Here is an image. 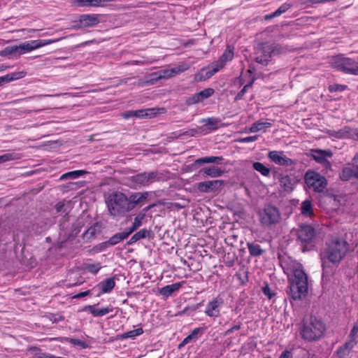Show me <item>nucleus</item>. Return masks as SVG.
Instances as JSON below:
<instances>
[{"instance_id": "f3484780", "label": "nucleus", "mask_w": 358, "mask_h": 358, "mask_svg": "<svg viewBox=\"0 0 358 358\" xmlns=\"http://www.w3.org/2000/svg\"><path fill=\"white\" fill-rule=\"evenodd\" d=\"M357 131V129H353L348 126H345L338 130H329L328 133L331 136L337 138H350L354 136L356 137Z\"/></svg>"}, {"instance_id": "b1692460", "label": "nucleus", "mask_w": 358, "mask_h": 358, "mask_svg": "<svg viewBox=\"0 0 358 358\" xmlns=\"http://www.w3.org/2000/svg\"><path fill=\"white\" fill-rule=\"evenodd\" d=\"M182 282H180L166 285L159 289V294L168 298L171 296L173 292L178 291L182 287Z\"/></svg>"}, {"instance_id": "4d7b16f0", "label": "nucleus", "mask_w": 358, "mask_h": 358, "mask_svg": "<svg viewBox=\"0 0 358 358\" xmlns=\"http://www.w3.org/2000/svg\"><path fill=\"white\" fill-rule=\"evenodd\" d=\"M345 85H330L329 87V90L330 92H337V91H343L345 89Z\"/></svg>"}, {"instance_id": "ea45409f", "label": "nucleus", "mask_w": 358, "mask_h": 358, "mask_svg": "<svg viewBox=\"0 0 358 358\" xmlns=\"http://www.w3.org/2000/svg\"><path fill=\"white\" fill-rule=\"evenodd\" d=\"M175 73H176V71L174 69L163 70L155 73L157 76L155 79L159 80L169 78L173 76Z\"/></svg>"}, {"instance_id": "864d4df0", "label": "nucleus", "mask_w": 358, "mask_h": 358, "mask_svg": "<svg viewBox=\"0 0 358 358\" xmlns=\"http://www.w3.org/2000/svg\"><path fill=\"white\" fill-rule=\"evenodd\" d=\"M87 270L93 274H96L99 272V271L101 269V266L99 264H88L86 267Z\"/></svg>"}, {"instance_id": "680f3d73", "label": "nucleus", "mask_w": 358, "mask_h": 358, "mask_svg": "<svg viewBox=\"0 0 358 358\" xmlns=\"http://www.w3.org/2000/svg\"><path fill=\"white\" fill-rule=\"evenodd\" d=\"M65 206V203L64 201H59L55 205V209L57 213H65V210H64Z\"/></svg>"}, {"instance_id": "f03ea898", "label": "nucleus", "mask_w": 358, "mask_h": 358, "mask_svg": "<svg viewBox=\"0 0 358 358\" xmlns=\"http://www.w3.org/2000/svg\"><path fill=\"white\" fill-rule=\"evenodd\" d=\"M106 203L109 214L113 217L124 216L130 212L128 197L124 193L113 192L108 196Z\"/></svg>"}, {"instance_id": "9b49d317", "label": "nucleus", "mask_w": 358, "mask_h": 358, "mask_svg": "<svg viewBox=\"0 0 358 358\" xmlns=\"http://www.w3.org/2000/svg\"><path fill=\"white\" fill-rule=\"evenodd\" d=\"M315 235V229L310 224L301 225L297 230V240L302 244L311 243Z\"/></svg>"}, {"instance_id": "412c9836", "label": "nucleus", "mask_w": 358, "mask_h": 358, "mask_svg": "<svg viewBox=\"0 0 358 358\" xmlns=\"http://www.w3.org/2000/svg\"><path fill=\"white\" fill-rule=\"evenodd\" d=\"M223 159H224L222 156H210V157H201L194 161V164H192V166L197 168L203 164H210V163L220 164L222 163V162L223 161Z\"/></svg>"}, {"instance_id": "c756f323", "label": "nucleus", "mask_w": 358, "mask_h": 358, "mask_svg": "<svg viewBox=\"0 0 358 358\" xmlns=\"http://www.w3.org/2000/svg\"><path fill=\"white\" fill-rule=\"evenodd\" d=\"M145 217V214L143 213H139L135 217L132 225L125 230L126 233H128L129 236L142 225Z\"/></svg>"}, {"instance_id": "a211bd4d", "label": "nucleus", "mask_w": 358, "mask_h": 358, "mask_svg": "<svg viewBox=\"0 0 358 358\" xmlns=\"http://www.w3.org/2000/svg\"><path fill=\"white\" fill-rule=\"evenodd\" d=\"M99 14H83L80 15V22L83 25V28L93 27L100 23Z\"/></svg>"}, {"instance_id": "58836bf2", "label": "nucleus", "mask_w": 358, "mask_h": 358, "mask_svg": "<svg viewBox=\"0 0 358 358\" xmlns=\"http://www.w3.org/2000/svg\"><path fill=\"white\" fill-rule=\"evenodd\" d=\"M301 212L303 215L310 216L313 215L312 203L310 200H305L302 202Z\"/></svg>"}, {"instance_id": "7c9ffc66", "label": "nucleus", "mask_w": 358, "mask_h": 358, "mask_svg": "<svg viewBox=\"0 0 358 358\" xmlns=\"http://www.w3.org/2000/svg\"><path fill=\"white\" fill-rule=\"evenodd\" d=\"M128 237V233H126V231H124L122 232L115 234L108 240V242L110 246H114L117 243H120L121 241L127 239Z\"/></svg>"}, {"instance_id": "aec40b11", "label": "nucleus", "mask_w": 358, "mask_h": 358, "mask_svg": "<svg viewBox=\"0 0 358 358\" xmlns=\"http://www.w3.org/2000/svg\"><path fill=\"white\" fill-rule=\"evenodd\" d=\"M224 171L222 170L220 168L215 166H210L208 167H204L199 171V173L203 176V177H211V178H217L222 176Z\"/></svg>"}, {"instance_id": "69168bd1", "label": "nucleus", "mask_w": 358, "mask_h": 358, "mask_svg": "<svg viewBox=\"0 0 358 358\" xmlns=\"http://www.w3.org/2000/svg\"><path fill=\"white\" fill-rule=\"evenodd\" d=\"M279 358H293V354L292 351L285 350L280 354Z\"/></svg>"}, {"instance_id": "4be33fe9", "label": "nucleus", "mask_w": 358, "mask_h": 358, "mask_svg": "<svg viewBox=\"0 0 358 358\" xmlns=\"http://www.w3.org/2000/svg\"><path fill=\"white\" fill-rule=\"evenodd\" d=\"M84 310L89 311L94 317H101L113 310L112 306H108L102 308H96L95 306H86L84 308Z\"/></svg>"}, {"instance_id": "2eb2a0df", "label": "nucleus", "mask_w": 358, "mask_h": 358, "mask_svg": "<svg viewBox=\"0 0 358 358\" xmlns=\"http://www.w3.org/2000/svg\"><path fill=\"white\" fill-rule=\"evenodd\" d=\"M149 192H135L128 197L129 210L131 211L137 206H141L143 202L148 198Z\"/></svg>"}, {"instance_id": "72a5a7b5", "label": "nucleus", "mask_w": 358, "mask_h": 358, "mask_svg": "<svg viewBox=\"0 0 358 358\" xmlns=\"http://www.w3.org/2000/svg\"><path fill=\"white\" fill-rule=\"evenodd\" d=\"M353 348L354 344H352V342H346L337 350L338 358H345L348 355L350 350Z\"/></svg>"}, {"instance_id": "473e14b6", "label": "nucleus", "mask_w": 358, "mask_h": 358, "mask_svg": "<svg viewBox=\"0 0 358 358\" xmlns=\"http://www.w3.org/2000/svg\"><path fill=\"white\" fill-rule=\"evenodd\" d=\"M280 185L285 192H291L293 189L292 179L289 176H282L280 178Z\"/></svg>"}, {"instance_id": "7ed1b4c3", "label": "nucleus", "mask_w": 358, "mask_h": 358, "mask_svg": "<svg viewBox=\"0 0 358 358\" xmlns=\"http://www.w3.org/2000/svg\"><path fill=\"white\" fill-rule=\"evenodd\" d=\"M289 296L294 300H299L308 292V276L303 269L296 268L289 282Z\"/></svg>"}, {"instance_id": "4468645a", "label": "nucleus", "mask_w": 358, "mask_h": 358, "mask_svg": "<svg viewBox=\"0 0 358 358\" xmlns=\"http://www.w3.org/2000/svg\"><path fill=\"white\" fill-rule=\"evenodd\" d=\"M332 152L329 150H313L312 157L318 163L323 164L326 169L331 168V163L328 161V158L331 157Z\"/></svg>"}, {"instance_id": "6ab92c4d", "label": "nucleus", "mask_w": 358, "mask_h": 358, "mask_svg": "<svg viewBox=\"0 0 358 358\" xmlns=\"http://www.w3.org/2000/svg\"><path fill=\"white\" fill-rule=\"evenodd\" d=\"M234 57V48L231 46H227V49L224 51L222 55L220 57L219 59L215 63V64L220 68L222 69L226 64L231 61Z\"/></svg>"}, {"instance_id": "052dcab7", "label": "nucleus", "mask_w": 358, "mask_h": 358, "mask_svg": "<svg viewBox=\"0 0 358 358\" xmlns=\"http://www.w3.org/2000/svg\"><path fill=\"white\" fill-rule=\"evenodd\" d=\"M353 166L355 170V178L358 179V153L353 158Z\"/></svg>"}, {"instance_id": "20e7f679", "label": "nucleus", "mask_w": 358, "mask_h": 358, "mask_svg": "<svg viewBox=\"0 0 358 358\" xmlns=\"http://www.w3.org/2000/svg\"><path fill=\"white\" fill-rule=\"evenodd\" d=\"M348 250V243L343 238L332 240L327 245L324 257L329 262L339 263Z\"/></svg>"}, {"instance_id": "dca6fc26", "label": "nucleus", "mask_w": 358, "mask_h": 358, "mask_svg": "<svg viewBox=\"0 0 358 358\" xmlns=\"http://www.w3.org/2000/svg\"><path fill=\"white\" fill-rule=\"evenodd\" d=\"M273 50L271 46L267 45L260 48L257 52L255 60L256 62L266 66L272 57Z\"/></svg>"}, {"instance_id": "0e129e2a", "label": "nucleus", "mask_w": 358, "mask_h": 358, "mask_svg": "<svg viewBox=\"0 0 358 358\" xmlns=\"http://www.w3.org/2000/svg\"><path fill=\"white\" fill-rule=\"evenodd\" d=\"M241 326V323L238 322L237 324L234 325L231 328H230L228 330H227L226 332H225V335L226 336L227 335H229V334H232L234 331L240 329Z\"/></svg>"}, {"instance_id": "c85d7f7f", "label": "nucleus", "mask_w": 358, "mask_h": 358, "mask_svg": "<svg viewBox=\"0 0 358 358\" xmlns=\"http://www.w3.org/2000/svg\"><path fill=\"white\" fill-rule=\"evenodd\" d=\"M247 246L250 255L252 257H259L265 252V250L255 242H248Z\"/></svg>"}, {"instance_id": "5701e85b", "label": "nucleus", "mask_w": 358, "mask_h": 358, "mask_svg": "<svg viewBox=\"0 0 358 358\" xmlns=\"http://www.w3.org/2000/svg\"><path fill=\"white\" fill-rule=\"evenodd\" d=\"M220 69L217 67L215 64H213L211 69L207 70L203 69L201 71L197 73L195 76V80L196 81H202L206 80L211 78L215 73L219 71Z\"/></svg>"}, {"instance_id": "0eeeda50", "label": "nucleus", "mask_w": 358, "mask_h": 358, "mask_svg": "<svg viewBox=\"0 0 358 358\" xmlns=\"http://www.w3.org/2000/svg\"><path fill=\"white\" fill-rule=\"evenodd\" d=\"M259 218L261 224L267 227H271L278 224L281 219L280 210L274 206L266 205L259 211Z\"/></svg>"}, {"instance_id": "1a4fd4ad", "label": "nucleus", "mask_w": 358, "mask_h": 358, "mask_svg": "<svg viewBox=\"0 0 358 358\" xmlns=\"http://www.w3.org/2000/svg\"><path fill=\"white\" fill-rule=\"evenodd\" d=\"M304 180L308 187L316 192H322L327 185L325 177L314 171H308Z\"/></svg>"}, {"instance_id": "e433bc0d", "label": "nucleus", "mask_w": 358, "mask_h": 358, "mask_svg": "<svg viewBox=\"0 0 358 358\" xmlns=\"http://www.w3.org/2000/svg\"><path fill=\"white\" fill-rule=\"evenodd\" d=\"M87 172L84 170H77L67 172L60 177L61 180H69V179H76L78 178L80 176L86 174Z\"/></svg>"}, {"instance_id": "a878e982", "label": "nucleus", "mask_w": 358, "mask_h": 358, "mask_svg": "<svg viewBox=\"0 0 358 358\" xmlns=\"http://www.w3.org/2000/svg\"><path fill=\"white\" fill-rule=\"evenodd\" d=\"M292 7V4L289 3H284L282 4L275 12L266 15L264 18L265 20H270L274 17H278L285 13Z\"/></svg>"}, {"instance_id": "603ef678", "label": "nucleus", "mask_w": 358, "mask_h": 358, "mask_svg": "<svg viewBox=\"0 0 358 358\" xmlns=\"http://www.w3.org/2000/svg\"><path fill=\"white\" fill-rule=\"evenodd\" d=\"M200 103L198 99L196 94H194L189 97H187L185 100V103L187 106L194 105L196 103Z\"/></svg>"}, {"instance_id": "4c0bfd02", "label": "nucleus", "mask_w": 358, "mask_h": 358, "mask_svg": "<svg viewBox=\"0 0 358 358\" xmlns=\"http://www.w3.org/2000/svg\"><path fill=\"white\" fill-rule=\"evenodd\" d=\"M253 169L260 173L263 176L268 177L270 175L271 170L269 168L266 167L264 164L255 162L252 163Z\"/></svg>"}, {"instance_id": "f704fd0d", "label": "nucleus", "mask_w": 358, "mask_h": 358, "mask_svg": "<svg viewBox=\"0 0 358 358\" xmlns=\"http://www.w3.org/2000/svg\"><path fill=\"white\" fill-rule=\"evenodd\" d=\"M271 123L268 122H256L252 124L249 129V131L252 133L257 132L262 130L265 131V129L271 127Z\"/></svg>"}, {"instance_id": "bb28decb", "label": "nucleus", "mask_w": 358, "mask_h": 358, "mask_svg": "<svg viewBox=\"0 0 358 358\" xmlns=\"http://www.w3.org/2000/svg\"><path fill=\"white\" fill-rule=\"evenodd\" d=\"M98 286L101 288V294L109 293L115 287V282L113 278H110L100 282Z\"/></svg>"}, {"instance_id": "37998d69", "label": "nucleus", "mask_w": 358, "mask_h": 358, "mask_svg": "<svg viewBox=\"0 0 358 358\" xmlns=\"http://www.w3.org/2000/svg\"><path fill=\"white\" fill-rule=\"evenodd\" d=\"M99 227L98 224L96 223L87 229V230L84 233L83 236L86 237L88 239L92 238L99 232Z\"/></svg>"}, {"instance_id": "338daca9", "label": "nucleus", "mask_w": 358, "mask_h": 358, "mask_svg": "<svg viewBox=\"0 0 358 358\" xmlns=\"http://www.w3.org/2000/svg\"><path fill=\"white\" fill-rule=\"evenodd\" d=\"M76 2L80 6H90V0H76Z\"/></svg>"}, {"instance_id": "6e6d98bb", "label": "nucleus", "mask_w": 358, "mask_h": 358, "mask_svg": "<svg viewBox=\"0 0 358 358\" xmlns=\"http://www.w3.org/2000/svg\"><path fill=\"white\" fill-rule=\"evenodd\" d=\"M258 137L259 136L257 135L252 136H247L245 138H241L238 139L237 141L239 143H247L255 141L256 140L258 139Z\"/></svg>"}, {"instance_id": "c03bdc74", "label": "nucleus", "mask_w": 358, "mask_h": 358, "mask_svg": "<svg viewBox=\"0 0 358 358\" xmlns=\"http://www.w3.org/2000/svg\"><path fill=\"white\" fill-rule=\"evenodd\" d=\"M143 333V329L138 328V329H134V330H131V331L124 333L122 336V337L123 338H134L136 337L137 336L142 334Z\"/></svg>"}, {"instance_id": "de8ad7c7", "label": "nucleus", "mask_w": 358, "mask_h": 358, "mask_svg": "<svg viewBox=\"0 0 358 358\" xmlns=\"http://www.w3.org/2000/svg\"><path fill=\"white\" fill-rule=\"evenodd\" d=\"M254 83V80H252L249 83L246 84L243 88L236 94L235 96V101H238L242 99L243 96H244L245 93L247 92V90L250 88Z\"/></svg>"}, {"instance_id": "49530a36", "label": "nucleus", "mask_w": 358, "mask_h": 358, "mask_svg": "<svg viewBox=\"0 0 358 358\" xmlns=\"http://www.w3.org/2000/svg\"><path fill=\"white\" fill-rule=\"evenodd\" d=\"M152 110V109H141V110H134V115L136 117H139V118H143V117H151V115L152 114H150L149 112H151Z\"/></svg>"}, {"instance_id": "2f4dec72", "label": "nucleus", "mask_w": 358, "mask_h": 358, "mask_svg": "<svg viewBox=\"0 0 358 358\" xmlns=\"http://www.w3.org/2000/svg\"><path fill=\"white\" fill-rule=\"evenodd\" d=\"M55 340H57L59 341H66L73 345H78L82 349H86L90 347V345L85 341H81L79 339H76V338H69V337H62V338H55Z\"/></svg>"}, {"instance_id": "e2e57ef3", "label": "nucleus", "mask_w": 358, "mask_h": 358, "mask_svg": "<svg viewBox=\"0 0 358 358\" xmlns=\"http://www.w3.org/2000/svg\"><path fill=\"white\" fill-rule=\"evenodd\" d=\"M322 268H323V273H322V280L324 281V279H326L327 278V275L326 273H327V261L323 258L322 257Z\"/></svg>"}, {"instance_id": "79ce46f5", "label": "nucleus", "mask_w": 358, "mask_h": 358, "mask_svg": "<svg viewBox=\"0 0 358 358\" xmlns=\"http://www.w3.org/2000/svg\"><path fill=\"white\" fill-rule=\"evenodd\" d=\"M220 122V121L218 119L215 117H208L201 120V122L205 123V125L208 126L209 129L211 130L217 129Z\"/></svg>"}, {"instance_id": "cd10ccee", "label": "nucleus", "mask_w": 358, "mask_h": 358, "mask_svg": "<svg viewBox=\"0 0 358 358\" xmlns=\"http://www.w3.org/2000/svg\"><path fill=\"white\" fill-rule=\"evenodd\" d=\"M150 231L146 229H143L135 233L130 239L127 241V245H130L137 242L138 241L150 237Z\"/></svg>"}, {"instance_id": "3c124183", "label": "nucleus", "mask_w": 358, "mask_h": 358, "mask_svg": "<svg viewBox=\"0 0 358 358\" xmlns=\"http://www.w3.org/2000/svg\"><path fill=\"white\" fill-rule=\"evenodd\" d=\"M262 292L269 299H272L275 295V293L271 290L268 284H266L265 286L262 287Z\"/></svg>"}, {"instance_id": "ddd939ff", "label": "nucleus", "mask_w": 358, "mask_h": 358, "mask_svg": "<svg viewBox=\"0 0 358 358\" xmlns=\"http://www.w3.org/2000/svg\"><path fill=\"white\" fill-rule=\"evenodd\" d=\"M223 299L219 296L213 298L206 305L205 313L210 317H217L220 315V308L223 305Z\"/></svg>"}, {"instance_id": "a19ab883", "label": "nucleus", "mask_w": 358, "mask_h": 358, "mask_svg": "<svg viewBox=\"0 0 358 358\" xmlns=\"http://www.w3.org/2000/svg\"><path fill=\"white\" fill-rule=\"evenodd\" d=\"M215 92L213 88H206L203 90L196 93L199 102L210 97Z\"/></svg>"}, {"instance_id": "5fc2aeb1", "label": "nucleus", "mask_w": 358, "mask_h": 358, "mask_svg": "<svg viewBox=\"0 0 358 358\" xmlns=\"http://www.w3.org/2000/svg\"><path fill=\"white\" fill-rule=\"evenodd\" d=\"M203 331H204V329L203 328H201V327L195 328L189 336H191V338L194 340V341H195L198 338V335L202 334L203 333Z\"/></svg>"}, {"instance_id": "13d9d810", "label": "nucleus", "mask_w": 358, "mask_h": 358, "mask_svg": "<svg viewBox=\"0 0 358 358\" xmlns=\"http://www.w3.org/2000/svg\"><path fill=\"white\" fill-rule=\"evenodd\" d=\"M201 306V303H197L196 305H193L192 306H188L184 308L183 313H193L195 312L199 307Z\"/></svg>"}, {"instance_id": "6e6552de", "label": "nucleus", "mask_w": 358, "mask_h": 358, "mask_svg": "<svg viewBox=\"0 0 358 358\" xmlns=\"http://www.w3.org/2000/svg\"><path fill=\"white\" fill-rule=\"evenodd\" d=\"M332 66L337 70L352 75H358V62L355 60L337 55L332 59Z\"/></svg>"}, {"instance_id": "774afa93", "label": "nucleus", "mask_w": 358, "mask_h": 358, "mask_svg": "<svg viewBox=\"0 0 358 358\" xmlns=\"http://www.w3.org/2000/svg\"><path fill=\"white\" fill-rule=\"evenodd\" d=\"M123 117L125 119H129L131 117H135L134 110H129L123 114Z\"/></svg>"}, {"instance_id": "f8f14e48", "label": "nucleus", "mask_w": 358, "mask_h": 358, "mask_svg": "<svg viewBox=\"0 0 358 358\" xmlns=\"http://www.w3.org/2000/svg\"><path fill=\"white\" fill-rule=\"evenodd\" d=\"M224 185V180H206L196 184L197 189L202 193L215 192L220 191Z\"/></svg>"}, {"instance_id": "8fccbe9b", "label": "nucleus", "mask_w": 358, "mask_h": 358, "mask_svg": "<svg viewBox=\"0 0 358 358\" xmlns=\"http://www.w3.org/2000/svg\"><path fill=\"white\" fill-rule=\"evenodd\" d=\"M110 247L108 241L97 244L93 248V250L96 252H100L105 250L106 248Z\"/></svg>"}, {"instance_id": "423d86ee", "label": "nucleus", "mask_w": 358, "mask_h": 358, "mask_svg": "<svg viewBox=\"0 0 358 358\" xmlns=\"http://www.w3.org/2000/svg\"><path fill=\"white\" fill-rule=\"evenodd\" d=\"M160 179L161 176L157 171L143 172L128 178L127 185L131 188L138 189L141 187L148 186Z\"/></svg>"}, {"instance_id": "9d476101", "label": "nucleus", "mask_w": 358, "mask_h": 358, "mask_svg": "<svg viewBox=\"0 0 358 358\" xmlns=\"http://www.w3.org/2000/svg\"><path fill=\"white\" fill-rule=\"evenodd\" d=\"M267 157L274 164L283 167L293 166L296 164V159L289 158L283 151H269Z\"/></svg>"}, {"instance_id": "39448f33", "label": "nucleus", "mask_w": 358, "mask_h": 358, "mask_svg": "<svg viewBox=\"0 0 358 358\" xmlns=\"http://www.w3.org/2000/svg\"><path fill=\"white\" fill-rule=\"evenodd\" d=\"M325 330L323 322L315 317H311L309 321H304L301 330V337L308 341L320 338Z\"/></svg>"}, {"instance_id": "bf43d9fd", "label": "nucleus", "mask_w": 358, "mask_h": 358, "mask_svg": "<svg viewBox=\"0 0 358 358\" xmlns=\"http://www.w3.org/2000/svg\"><path fill=\"white\" fill-rule=\"evenodd\" d=\"M72 29H83V25L80 22V15L78 17V18L73 21V26Z\"/></svg>"}, {"instance_id": "a18cd8bd", "label": "nucleus", "mask_w": 358, "mask_h": 358, "mask_svg": "<svg viewBox=\"0 0 358 358\" xmlns=\"http://www.w3.org/2000/svg\"><path fill=\"white\" fill-rule=\"evenodd\" d=\"M17 154L15 153H6L3 155H0V164L12 161L18 159Z\"/></svg>"}, {"instance_id": "c9c22d12", "label": "nucleus", "mask_w": 358, "mask_h": 358, "mask_svg": "<svg viewBox=\"0 0 358 358\" xmlns=\"http://www.w3.org/2000/svg\"><path fill=\"white\" fill-rule=\"evenodd\" d=\"M352 177L355 178V170L354 166L344 167L340 173V178L343 181H348Z\"/></svg>"}, {"instance_id": "393cba45", "label": "nucleus", "mask_w": 358, "mask_h": 358, "mask_svg": "<svg viewBox=\"0 0 358 358\" xmlns=\"http://www.w3.org/2000/svg\"><path fill=\"white\" fill-rule=\"evenodd\" d=\"M26 73L24 71H18L14 72L12 73L7 74L4 76L0 77V87L2 86L4 83H8L11 81L22 78L24 77Z\"/></svg>"}, {"instance_id": "f257e3e1", "label": "nucleus", "mask_w": 358, "mask_h": 358, "mask_svg": "<svg viewBox=\"0 0 358 358\" xmlns=\"http://www.w3.org/2000/svg\"><path fill=\"white\" fill-rule=\"evenodd\" d=\"M61 38L49 40H34L21 43L18 45L7 46L0 52L1 56H20L41 47L57 42Z\"/></svg>"}, {"instance_id": "09e8293b", "label": "nucleus", "mask_w": 358, "mask_h": 358, "mask_svg": "<svg viewBox=\"0 0 358 358\" xmlns=\"http://www.w3.org/2000/svg\"><path fill=\"white\" fill-rule=\"evenodd\" d=\"M357 334H358V326L354 325L352 329H351L350 335H349L350 340L348 341V342H352V344H354V345L356 343L355 340L357 338Z\"/></svg>"}]
</instances>
